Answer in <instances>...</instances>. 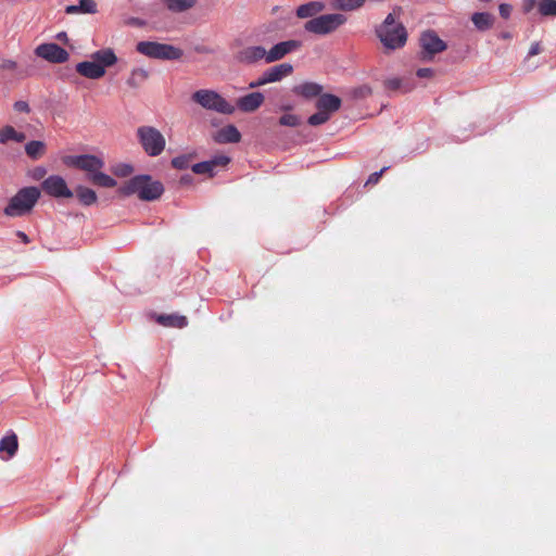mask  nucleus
<instances>
[{"label":"nucleus","mask_w":556,"mask_h":556,"mask_svg":"<svg viewBox=\"0 0 556 556\" xmlns=\"http://www.w3.org/2000/svg\"><path fill=\"white\" fill-rule=\"evenodd\" d=\"M402 12L401 8H395L389 13L384 21L376 27V35L386 50H397L405 46L407 41V31L405 26L396 21Z\"/></svg>","instance_id":"nucleus-1"},{"label":"nucleus","mask_w":556,"mask_h":556,"mask_svg":"<svg viewBox=\"0 0 556 556\" xmlns=\"http://www.w3.org/2000/svg\"><path fill=\"white\" fill-rule=\"evenodd\" d=\"M121 192L125 195L138 194L143 201H154L163 194L164 187L149 175H138L129 179L121 188Z\"/></svg>","instance_id":"nucleus-2"},{"label":"nucleus","mask_w":556,"mask_h":556,"mask_svg":"<svg viewBox=\"0 0 556 556\" xmlns=\"http://www.w3.org/2000/svg\"><path fill=\"white\" fill-rule=\"evenodd\" d=\"M40 197V190L37 187L22 188L9 201L4 208V214L9 217H18L28 214Z\"/></svg>","instance_id":"nucleus-3"},{"label":"nucleus","mask_w":556,"mask_h":556,"mask_svg":"<svg viewBox=\"0 0 556 556\" xmlns=\"http://www.w3.org/2000/svg\"><path fill=\"white\" fill-rule=\"evenodd\" d=\"M191 99L205 110L227 115L235 112V106L232 104L224 99L218 92L211 89L197 90L192 93Z\"/></svg>","instance_id":"nucleus-4"},{"label":"nucleus","mask_w":556,"mask_h":556,"mask_svg":"<svg viewBox=\"0 0 556 556\" xmlns=\"http://www.w3.org/2000/svg\"><path fill=\"white\" fill-rule=\"evenodd\" d=\"M346 22V17L340 13L324 14L308 20L304 29L319 36H325L337 30Z\"/></svg>","instance_id":"nucleus-5"},{"label":"nucleus","mask_w":556,"mask_h":556,"mask_svg":"<svg viewBox=\"0 0 556 556\" xmlns=\"http://www.w3.org/2000/svg\"><path fill=\"white\" fill-rule=\"evenodd\" d=\"M136 49L143 55L159 60H179L184 54L182 50L175 46L154 41H140Z\"/></svg>","instance_id":"nucleus-6"},{"label":"nucleus","mask_w":556,"mask_h":556,"mask_svg":"<svg viewBox=\"0 0 556 556\" xmlns=\"http://www.w3.org/2000/svg\"><path fill=\"white\" fill-rule=\"evenodd\" d=\"M138 140L150 156L160 155L165 149V138L160 130L152 126H141L137 129Z\"/></svg>","instance_id":"nucleus-7"},{"label":"nucleus","mask_w":556,"mask_h":556,"mask_svg":"<svg viewBox=\"0 0 556 556\" xmlns=\"http://www.w3.org/2000/svg\"><path fill=\"white\" fill-rule=\"evenodd\" d=\"M420 60L431 61L433 56L446 50V43L437 35L434 30H426L421 34L420 39Z\"/></svg>","instance_id":"nucleus-8"},{"label":"nucleus","mask_w":556,"mask_h":556,"mask_svg":"<svg viewBox=\"0 0 556 556\" xmlns=\"http://www.w3.org/2000/svg\"><path fill=\"white\" fill-rule=\"evenodd\" d=\"M65 164L81 169L88 174V178L104 167V162L92 154L71 155L65 159Z\"/></svg>","instance_id":"nucleus-9"},{"label":"nucleus","mask_w":556,"mask_h":556,"mask_svg":"<svg viewBox=\"0 0 556 556\" xmlns=\"http://www.w3.org/2000/svg\"><path fill=\"white\" fill-rule=\"evenodd\" d=\"M35 54L50 63L61 64L70 59L68 52L56 43H41L36 47Z\"/></svg>","instance_id":"nucleus-10"},{"label":"nucleus","mask_w":556,"mask_h":556,"mask_svg":"<svg viewBox=\"0 0 556 556\" xmlns=\"http://www.w3.org/2000/svg\"><path fill=\"white\" fill-rule=\"evenodd\" d=\"M42 190L52 198H72L73 191L67 187L65 179L59 175L47 177L41 184Z\"/></svg>","instance_id":"nucleus-11"},{"label":"nucleus","mask_w":556,"mask_h":556,"mask_svg":"<svg viewBox=\"0 0 556 556\" xmlns=\"http://www.w3.org/2000/svg\"><path fill=\"white\" fill-rule=\"evenodd\" d=\"M301 42L298 40H287L274 45L268 51L266 50V63H274L283 59L287 54L298 50Z\"/></svg>","instance_id":"nucleus-12"},{"label":"nucleus","mask_w":556,"mask_h":556,"mask_svg":"<svg viewBox=\"0 0 556 556\" xmlns=\"http://www.w3.org/2000/svg\"><path fill=\"white\" fill-rule=\"evenodd\" d=\"M239 63L252 65L262 60L266 62V49L262 46H248L236 53Z\"/></svg>","instance_id":"nucleus-13"},{"label":"nucleus","mask_w":556,"mask_h":556,"mask_svg":"<svg viewBox=\"0 0 556 556\" xmlns=\"http://www.w3.org/2000/svg\"><path fill=\"white\" fill-rule=\"evenodd\" d=\"M229 162L230 159L227 155H215L208 161L194 164L192 166V172L198 175L207 174L208 176L213 177L216 174V167H225Z\"/></svg>","instance_id":"nucleus-14"},{"label":"nucleus","mask_w":556,"mask_h":556,"mask_svg":"<svg viewBox=\"0 0 556 556\" xmlns=\"http://www.w3.org/2000/svg\"><path fill=\"white\" fill-rule=\"evenodd\" d=\"M264 94L260 91H255L240 97L237 100V106L242 112L251 113L256 111L264 103Z\"/></svg>","instance_id":"nucleus-15"},{"label":"nucleus","mask_w":556,"mask_h":556,"mask_svg":"<svg viewBox=\"0 0 556 556\" xmlns=\"http://www.w3.org/2000/svg\"><path fill=\"white\" fill-rule=\"evenodd\" d=\"M342 101L339 97L331 93H321L317 99L315 106L319 111H324L331 117L333 113L340 110Z\"/></svg>","instance_id":"nucleus-16"},{"label":"nucleus","mask_w":556,"mask_h":556,"mask_svg":"<svg viewBox=\"0 0 556 556\" xmlns=\"http://www.w3.org/2000/svg\"><path fill=\"white\" fill-rule=\"evenodd\" d=\"M76 72L89 79H99L105 75L103 66L97 64L93 60L79 62L76 65Z\"/></svg>","instance_id":"nucleus-17"},{"label":"nucleus","mask_w":556,"mask_h":556,"mask_svg":"<svg viewBox=\"0 0 556 556\" xmlns=\"http://www.w3.org/2000/svg\"><path fill=\"white\" fill-rule=\"evenodd\" d=\"M293 66L290 63H281L267 68L264 74L268 84L280 81L282 78L291 75Z\"/></svg>","instance_id":"nucleus-18"},{"label":"nucleus","mask_w":556,"mask_h":556,"mask_svg":"<svg viewBox=\"0 0 556 556\" xmlns=\"http://www.w3.org/2000/svg\"><path fill=\"white\" fill-rule=\"evenodd\" d=\"M18 448L17 437L15 433L3 437L0 440V457L3 460L12 458Z\"/></svg>","instance_id":"nucleus-19"},{"label":"nucleus","mask_w":556,"mask_h":556,"mask_svg":"<svg viewBox=\"0 0 556 556\" xmlns=\"http://www.w3.org/2000/svg\"><path fill=\"white\" fill-rule=\"evenodd\" d=\"M324 87L317 83L305 81L303 84L296 85L293 87L292 91L301 96L305 99H312L315 97H320L323 93Z\"/></svg>","instance_id":"nucleus-20"},{"label":"nucleus","mask_w":556,"mask_h":556,"mask_svg":"<svg viewBox=\"0 0 556 556\" xmlns=\"http://www.w3.org/2000/svg\"><path fill=\"white\" fill-rule=\"evenodd\" d=\"M214 140L218 143H237L241 140V134L235 125H227L215 134Z\"/></svg>","instance_id":"nucleus-21"},{"label":"nucleus","mask_w":556,"mask_h":556,"mask_svg":"<svg viewBox=\"0 0 556 556\" xmlns=\"http://www.w3.org/2000/svg\"><path fill=\"white\" fill-rule=\"evenodd\" d=\"M325 10V4L321 1H311L301 4L296 9V16L300 18H314L317 14Z\"/></svg>","instance_id":"nucleus-22"},{"label":"nucleus","mask_w":556,"mask_h":556,"mask_svg":"<svg viewBox=\"0 0 556 556\" xmlns=\"http://www.w3.org/2000/svg\"><path fill=\"white\" fill-rule=\"evenodd\" d=\"M97 64L102 65L103 70L113 66L117 62V56L111 48H105L93 52L90 55Z\"/></svg>","instance_id":"nucleus-23"},{"label":"nucleus","mask_w":556,"mask_h":556,"mask_svg":"<svg viewBox=\"0 0 556 556\" xmlns=\"http://www.w3.org/2000/svg\"><path fill=\"white\" fill-rule=\"evenodd\" d=\"M156 321L164 327L185 328L188 325L187 317L178 314H162L156 317Z\"/></svg>","instance_id":"nucleus-24"},{"label":"nucleus","mask_w":556,"mask_h":556,"mask_svg":"<svg viewBox=\"0 0 556 556\" xmlns=\"http://www.w3.org/2000/svg\"><path fill=\"white\" fill-rule=\"evenodd\" d=\"M475 27L480 31H485L493 27L495 16L488 12H476L471 16Z\"/></svg>","instance_id":"nucleus-25"},{"label":"nucleus","mask_w":556,"mask_h":556,"mask_svg":"<svg viewBox=\"0 0 556 556\" xmlns=\"http://www.w3.org/2000/svg\"><path fill=\"white\" fill-rule=\"evenodd\" d=\"M66 14H94L97 13V3L94 0H79L78 4L67 5L65 8Z\"/></svg>","instance_id":"nucleus-26"},{"label":"nucleus","mask_w":556,"mask_h":556,"mask_svg":"<svg viewBox=\"0 0 556 556\" xmlns=\"http://www.w3.org/2000/svg\"><path fill=\"white\" fill-rule=\"evenodd\" d=\"M195 0H163L166 9L174 13H182L195 5Z\"/></svg>","instance_id":"nucleus-27"},{"label":"nucleus","mask_w":556,"mask_h":556,"mask_svg":"<svg viewBox=\"0 0 556 556\" xmlns=\"http://www.w3.org/2000/svg\"><path fill=\"white\" fill-rule=\"evenodd\" d=\"M26 139L24 132L16 131L12 126H4L0 129V143L9 141L23 142Z\"/></svg>","instance_id":"nucleus-28"},{"label":"nucleus","mask_w":556,"mask_h":556,"mask_svg":"<svg viewBox=\"0 0 556 556\" xmlns=\"http://www.w3.org/2000/svg\"><path fill=\"white\" fill-rule=\"evenodd\" d=\"M149 73L143 68H134L126 80V84L131 89H137L143 85L148 79Z\"/></svg>","instance_id":"nucleus-29"},{"label":"nucleus","mask_w":556,"mask_h":556,"mask_svg":"<svg viewBox=\"0 0 556 556\" xmlns=\"http://www.w3.org/2000/svg\"><path fill=\"white\" fill-rule=\"evenodd\" d=\"M75 193L79 202L85 206H90L97 202V194L96 192L87 187L78 186L75 189Z\"/></svg>","instance_id":"nucleus-30"},{"label":"nucleus","mask_w":556,"mask_h":556,"mask_svg":"<svg viewBox=\"0 0 556 556\" xmlns=\"http://www.w3.org/2000/svg\"><path fill=\"white\" fill-rule=\"evenodd\" d=\"M45 150H46L45 142L39 141V140H31V141L27 142L25 146L26 154L33 160H38L39 157H41L45 153Z\"/></svg>","instance_id":"nucleus-31"},{"label":"nucleus","mask_w":556,"mask_h":556,"mask_svg":"<svg viewBox=\"0 0 556 556\" xmlns=\"http://www.w3.org/2000/svg\"><path fill=\"white\" fill-rule=\"evenodd\" d=\"M89 180L100 187L104 188H113L116 186V180L112 178L111 176L102 173L101 170H98L96 174L89 177Z\"/></svg>","instance_id":"nucleus-32"},{"label":"nucleus","mask_w":556,"mask_h":556,"mask_svg":"<svg viewBox=\"0 0 556 556\" xmlns=\"http://www.w3.org/2000/svg\"><path fill=\"white\" fill-rule=\"evenodd\" d=\"M365 0H332V7L342 11H353L361 8Z\"/></svg>","instance_id":"nucleus-33"},{"label":"nucleus","mask_w":556,"mask_h":556,"mask_svg":"<svg viewBox=\"0 0 556 556\" xmlns=\"http://www.w3.org/2000/svg\"><path fill=\"white\" fill-rule=\"evenodd\" d=\"M538 9L542 16H556V0H540Z\"/></svg>","instance_id":"nucleus-34"},{"label":"nucleus","mask_w":556,"mask_h":556,"mask_svg":"<svg viewBox=\"0 0 556 556\" xmlns=\"http://www.w3.org/2000/svg\"><path fill=\"white\" fill-rule=\"evenodd\" d=\"M330 118L331 117L328 116L326 113H324V111L317 110L316 113H314L313 115H311L308 117L307 123L311 126H319V125L327 123Z\"/></svg>","instance_id":"nucleus-35"},{"label":"nucleus","mask_w":556,"mask_h":556,"mask_svg":"<svg viewBox=\"0 0 556 556\" xmlns=\"http://www.w3.org/2000/svg\"><path fill=\"white\" fill-rule=\"evenodd\" d=\"M350 94L353 99H365L371 94V88L367 85L358 86L351 89Z\"/></svg>","instance_id":"nucleus-36"},{"label":"nucleus","mask_w":556,"mask_h":556,"mask_svg":"<svg viewBox=\"0 0 556 556\" xmlns=\"http://www.w3.org/2000/svg\"><path fill=\"white\" fill-rule=\"evenodd\" d=\"M281 126L296 127L300 124L299 116L294 114H285L279 118Z\"/></svg>","instance_id":"nucleus-37"},{"label":"nucleus","mask_w":556,"mask_h":556,"mask_svg":"<svg viewBox=\"0 0 556 556\" xmlns=\"http://www.w3.org/2000/svg\"><path fill=\"white\" fill-rule=\"evenodd\" d=\"M173 167L177 169H186L189 167V157L186 155H179L172 160Z\"/></svg>","instance_id":"nucleus-38"},{"label":"nucleus","mask_w":556,"mask_h":556,"mask_svg":"<svg viewBox=\"0 0 556 556\" xmlns=\"http://www.w3.org/2000/svg\"><path fill=\"white\" fill-rule=\"evenodd\" d=\"M389 90H399L403 87V81L400 78H390L384 83Z\"/></svg>","instance_id":"nucleus-39"},{"label":"nucleus","mask_w":556,"mask_h":556,"mask_svg":"<svg viewBox=\"0 0 556 556\" xmlns=\"http://www.w3.org/2000/svg\"><path fill=\"white\" fill-rule=\"evenodd\" d=\"M13 109L16 112H21V113H29L30 112L29 104L26 101H22V100L14 102Z\"/></svg>","instance_id":"nucleus-40"},{"label":"nucleus","mask_w":556,"mask_h":556,"mask_svg":"<svg viewBox=\"0 0 556 556\" xmlns=\"http://www.w3.org/2000/svg\"><path fill=\"white\" fill-rule=\"evenodd\" d=\"M131 172H132V167L130 165L122 164L116 167L114 173L117 176H127V175L131 174Z\"/></svg>","instance_id":"nucleus-41"},{"label":"nucleus","mask_w":556,"mask_h":556,"mask_svg":"<svg viewBox=\"0 0 556 556\" xmlns=\"http://www.w3.org/2000/svg\"><path fill=\"white\" fill-rule=\"evenodd\" d=\"M498 11H500V15L503 18H508L510 16V14H511L513 7L510 4H508V3H502L498 7Z\"/></svg>","instance_id":"nucleus-42"},{"label":"nucleus","mask_w":556,"mask_h":556,"mask_svg":"<svg viewBox=\"0 0 556 556\" xmlns=\"http://www.w3.org/2000/svg\"><path fill=\"white\" fill-rule=\"evenodd\" d=\"M387 169H388V167L386 166V167L381 168L379 172H375V173H372V174L368 177V179H367V182H366V184H367V185H368V184H377V182L379 181V179H380L381 175H382Z\"/></svg>","instance_id":"nucleus-43"},{"label":"nucleus","mask_w":556,"mask_h":556,"mask_svg":"<svg viewBox=\"0 0 556 556\" xmlns=\"http://www.w3.org/2000/svg\"><path fill=\"white\" fill-rule=\"evenodd\" d=\"M17 67V64L13 60H3L0 63V68L4 71H14Z\"/></svg>","instance_id":"nucleus-44"},{"label":"nucleus","mask_w":556,"mask_h":556,"mask_svg":"<svg viewBox=\"0 0 556 556\" xmlns=\"http://www.w3.org/2000/svg\"><path fill=\"white\" fill-rule=\"evenodd\" d=\"M267 84H268V81L266 79L265 74L263 73L256 80L251 81L249 84V87L250 88H258V87H262V86L267 85Z\"/></svg>","instance_id":"nucleus-45"},{"label":"nucleus","mask_w":556,"mask_h":556,"mask_svg":"<svg viewBox=\"0 0 556 556\" xmlns=\"http://www.w3.org/2000/svg\"><path fill=\"white\" fill-rule=\"evenodd\" d=\"M416 75L419 78H430L433 76V70H431L429 67L419 68V70H417Z\"/></svg>","instance_id":"nucleus-46"},{"label":"nucleus","mask_w":556,"mask_h":556,"mask_svg":"<svg viewBox=\"0 0 556 556\" xmlns=\"http://www.w3.org/2000/svg\"><path fill=\"white\" fill-rule=\"evenodd\" d=\"M541 52V47L539 42H534L531 45L528 55L534 56Z\"/></svg>","instance_id":"nucleus-47"},{"label":"nucleus","mask_w":556,"mask_h":556,"mask_svg":"<svg viewBox=\"0 0 556 556\" xmlns=\"http://www.w3.org/2000/svg\"><path fill=\"white\" fill-rule=\"evenodd\" d=\"M535 4V0H526L525 2V11L526 12H529L532 10V8L534 7Z\"/></svg>","instance_id":"nucleus-48"},{"label":"nucleus","mask_w":556,"mask_h":556,"mask_svg":"<svg viewBox=\"0 0 556 556\" xmlns=\"http://www.w3.org/2000/svg\"><path fill=\"white\" fill-rule=\"evenodd\" d=\"M16 236L24 242V243H28L29 242V238L28 236L23 232V231H16Z\"/></svg>","instance_id":"nucleus-49"},{"label":"nucleus","mask_w":556,"mask_h":556,"mask_svg":"<svg viewBox=\"0 0 556 556\" xmlns=\"http://www.w3.org/2000/svg\"><path fill=\"white\" fill-rule=\"evenodd\" d=\"M56 38L61 41L67 40V34L65 31H61L56 35Z\"/></svg>","instance_id":"nucleus-50"},{"label":"nucleus","mask_w":556,"mask_h":556,"mask_svg":"<svg viewBox=\"0 0 556 556\" xmlns=\"http://www.w3.org/2000/svg\"><path fill=\"white\" fill-rule=\"evenodd\" d=\"M410 90H412V87H405L403 91H404V92H408V91H410Z\"/></svg>","instance_id":"nucleus-51"}]
</instances>
